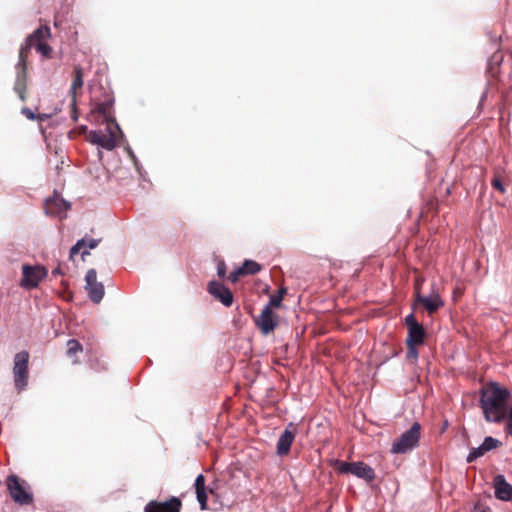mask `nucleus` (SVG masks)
<instances>
[{
    "instance_id": "1",
    "label": "nucleus",
    "mask_w": 512,
    "mask_h": 512,
    "mask_svg": "<svg viewBox=\"0 0 512 512\" xmlns=\"http://www.w3.org/2000/svg\"><path fill=\"white\" fill-rule=\"evenodd\" d=\"M509 397L508 389L497 383H489L481 389L479 405L487 422H505L504 431L512 437V405L508 407Z\"/></svg>"
},
{
    "instance_id": "2",
    "label": "nucleus",
    "mask_w": 512,
    "mask_h": 512,
    "mask_svg": "<svg viewBox=\"0 0 512 512\" xmlns=\"http://www.w3.org/2000/svg\"><path fill=\"white\" fill-rule=\"evenodd\" d=\"M122 135L121 129L116 121L108 122L105 131H90L88 139L92 144L101 146L106 150H112L117 145L118 136Z\"/></svg>"
},
{
    "instance_id": "3",
    "label": "nucleus",
    "mask_w": 512,
    "mask_h": 512,
    "mask_svg": "<svg viewBox=\"0 0 512 512\" xmlns=\"http://www.w3.org/2000/svg\"><path fill=\"white\" fill-rule=\"evenodd\" d=\"M421 436V425L418 422H414L409 430L401 434L397 439L394 440L391 446V453L393 454H405L415 449L419 445Z\"/></svg>"
},
{
    "instance_id": "4",
    "label": "nucleus",
    "mask_w": 512,
    "mask_h": 512,
    "mask_svg": "<svg viewBox=\"0 0 512 512\" xmlns=\"http://www.w3.org/2000/svg\"><path fill=\"white\" fill-rule=\"evenodd\" d=\"M9 494L14 502L20 505H29L33 502V495L28 490L26 481L17 475L11 474L5 480Z\"/></svg>"
},
{
    "instance_id": "5",
    "label": "nucleus",
    "mask_w": 512,
    "mask_h": 512,
    "mask_svg": "<svg viewBox=\"0 0 512 512\" xmlns=\"http://www.w3.org/2000/svg\"><path fill=\"white\" fill-rule=\"evenodd\" d=\"M29 358V353L25 350L16 353V355L14 356L13 376L15 388L18 392L23 391L28 384Z\"/></svg>"
},
{
    "instance_id": "6",
    "label": "nucleus",
    "mask_w": 512,
    "mask_h": 512,
    "mask_svg": "<svg viewBox=\"0 0 512 512\" xmlns=\"http://www.w3.org/2000/svg\"><path fill=\"white\" fill-rule=\"evenodd\" d=\"M51 31L48 26H41L37 28L32 34H30L24 44L21 45L19 50V61L17 63V70H27V60L31 51V48L35 45V40L40 38H49Z\"/></svg>"
},
{
    "instance_id": "7",
    "label": "nucleus",
    "mask_w": 512,
    "mask_h": 512,
    "mask_svg": "<svg viewBox=\"0 0 512 512\" xmlns=\"http://www.w3.org/2000/svg\"><path fill=\"white\" fill-rule=\"evenodd\" d=\"M414 305H421L429 315L436 313L441 307L444 306L438 290L433 285L432 291L428 296H423L417 286L415 289V301Z\"/></svg>"
},
{
    "instance_id": "8",
    "label": "nucleus",
    "mask_w": 512,
    "mask_h": 512,
    "mask_svg": "<svg viewBox=\"0 0 512 512\" xmlns=\"http://www.w3.org/2000/svg\"><path fill=\"white\" fill-rule=\"evenodd\" d=\"M47 276V270L44 266H31L24 264L22 266V279L20 285L26 289L36 288L42 279Z\"/></svg>"
},
{
    "instance_id": "9",
    "label": "nucleus",
    "mask_w": 512,
    "mask_h": 512,
    "mask_svg": "<svg viewBox=\"0 0 512 512\" xmlns=\"http://www.w3.org/2000/svg\"><path fill=\"white\" fill-rule=\"evenodd\" d=\"M256 327L263 335H268L275 330L279 324L278 316L269 307H264L257 317H254Z\"/></svg>"
},
{
    "instance_id": "10",
    "label": "nucleus",
    "mask_w": 512,
    "mask_h": 512,
    "mask_svg": "<svg viewBox=\"0 0 512 512\" xmlns=\"http://www.w3.org/2000/svg\"><path fill=\"white\" fill-rule=\"evenodd\" d=\"M85 289L89 298L94 303H99L104 296V286L97 281V273L95 269H89L85 276Z\"/></svg>"
},
{
    "instance_id": "11",
    "label": "nucleus",
    "mask_w": 512,
    "mask_h": 512,
    "mask_svg": "<svg viewBox=\"0 0 512 512\" xmlns=\"http://www.w3.org/2000/svg\"><path fill=\"white\" fill-rule=\"evenodd\" d=\"M181 508L182 501L172 496L164 502L156 500L148 502L144 508V512H180Z\"/></svg>"
},
{
    "instance_id": "12",
    "label": "nucleus",
    "mask_w": 512,
    "mask_h": 512,
    "mask_svg": "<svg viewBox=\"0 0 512 512\" xmlns=\"http://www.w3.org/2000/svg\"><path fill=\"white\" fill-rule=\"evenodd\" d=\"M208 292L224 306L230 307L233 304V294L229 288L218 281H210L207 287Z\"/></svg>"
},
{
    "instance_id": "13",
    "label": "nucleus",
    "mask_w": 512,
    "mask_h": 512,
    "mask_svg": "<svg viewBox=\"0 0 512 512\" xmlns=\"http://www.w3.org/2000/svg\"><path fill=\"white\" fill-rule=\"evenodd\" d=\"M83 68L79 65H76L73 69V81L69 90V94L71 95V105H72V113L71 117L74 121H77V111H76V99H77V91L83 87Z\"/></svg>"
},
{
    "instance_id": "14",
    "label": "nucleus",
    "mask_w": 512,
    "mask_h": 512,
    "mask_svg": "<svg viewBox=\"0 0 512 512\" xmlns=\"http://www.w3.org/2000/svg\"><path fill=\"white\" fill-rule=\"evenodd\" d=\"M70 208V203L61 198L58 194H54L52 197L45 201L44 209L47 215L50 216H61Z\"/></svg>"
},
{
    "instance_id": "15",
    "label": "nucleus",
    "mask_w": 512,
    "mask_h": 512,
    "mask_svg": "<svg viewBox=\"0 0 512 512\" xmlns=\"http://www.w3.org/2000/svg\"><path fill=\"white\" fill-rule=\"evenodd\" d=\"M295 435L296 428L292 423H290L278 439L277 454L279 456H284L289 453L291 445L295 439Z\"/></svg>"
},
{
    "instance_id": "16",
    "label": "nucleus",
    "mask_w": 512,
    "mask_h": 512,
    "mask_svg": "<svg viewBox=\"0 0 512 512\" xmlns=\"http://www.w3.org/2000/svg\"><path fill=\"white\" fill-rule=\"evenodd\" d=\"M495 496L503 501L512 500V486L505 480L504 476L498 475L494 479Z\"/></svg>"
},
{
    "instance_id": "17",
    "label": "nucleus",
    "mask_w": 512,
    "mask_h": 512,
    "mask_svg": "<svg viewBox=\"0 0 512 512\" xmlns=\"http://www.w3.org/2000/svg\"><path fill=\"white\" fill-rule=\"evenodd\" d=\"M351 474L367 482H372L375 479L373 468L361 461L352 462Z\"/></svg>"
},
{
    "instance_id": "18",
    "label": "nucleus",
    "mask_w": 512,
    "mask_h": 512,
    "mask_svg": "<svg viewBox=\"0 0 512 512\" xmlns=\"http://www.w3.org/2000/svg\"><path fill=\"white\" fill-rule=\"evenodd\" d=\"M197 500L200 504L201 510L207 509V488L205 485V477L199 474L194 483Z\"/></svg>"
},
{
    "instance_id": "19",
    "label": "nucleus",
    "mask_w": 512,
    "mask_h": 512,
    "mask_svg": "<svg viewBox=\"0 0 512 512\" xmlns=\"http://www.w3.org/2000/svg\"><path fill=\"white\" fill-rule=\"evenodd\" d=\"M426 336V331L422 325L410 327L406 343L422 345Z\"/></svg>"
},
{
    "instance_id": "20",
    "label": "nucleus",
    "mask_w": 512,
    "mask_h": 512,
    "mask_svg": "<svg viewBox=\"0 0 512 512\" xmlns=\"http://www.w3.org/2000/svg\"><path fill=\"white\" fill-rule=\"evenodd\" d=\"M112 104L113 103L111 100H106L104 102L98 103L92 110V112L97 113L103 117V122H105L106 125H108V122L116 121L111 114Z\"/></svg>"
},
{
    "instance_id": "21",
    "label": "nucleus",
    "mask_w": 512,
    "mask_h": 512,
    "mask_svg": "<svg viewBox=\"0 0 512 512\" xmlns=\"http://www.w3.org/2000/svg\"><path fill=\"white\" fill-rule=\"evenodd\" d=\"M26 89V70H17L14 91L18 94L21 101L26 100Z\"/></svg>"
},
{
    "instance_id": "22",
    "label": "nucleus",
    "mask_w": 512,
    "mask_h": 512,
    "mask_svg": "<svg viewBox=\"0 0 512 512\" xmlns=\"http://www.w3.org/2000/svg\"><path fill=\"white\" fill-rule=\"evenodd\" d=\"M67 356L72 360V364H78L80 360L77 358V354L83 351L82 344L76 339H70L67 341Z\"/></svg>"
},
{
    "instance_id": "23",
    "label": "nucleus",
    "mask_w": 512,
    "mask_h": 512,
    "mask_svg": "<svg viewBox=\"0 0 512 512\" xmlns=\"http://www.w3.org/2000/svg\"><path fill=\"white\" fill-rule=\"evenodd\" d=\"M98 243H99V240L93 239V238H91L89 240H85V239L79 240L70 249V258H73L76 254H78L83 247H88L89 249H94L95 247H97Z\"/></svg>"
},
{
    "instance_id": "24",
    "label": "nucleus",
    "mask_w": 512,
    "mask_h": 512,
    "mask_svg": "<svg viewBox=\"0 0 512 512\" xmlns=\"http://www.w3.org/2000/svg\"><path fill=\"white\" fill-rule=\"evenodd\" d=\"M47 38H40L39 40H35L36 51L40 53L42 56L49 58L51 57L52 47L44 42Z\"/></svg>"
},
{
    "instance_id": "25",
    "label": "nucleus",
    "mask_w": 512,
    "mask_h": 512,
    "mask_svg": "<svg viewBox=\"0 0 512 512\" xmlns=\"http://www.w3.org/2000/svg\"><path fill=\"white\" fill-rule=\"evenodd\" d=\"M241 268L244 275H255L261 270L260 264L253 260H245Z\"/></svg>"
},
{
    "instance_id": "26",
    "label": "nucleus",
    "mask_w": 512,
    "mask_h": 512,
    "mask_svg": "<svg viewBox=\"0 0 512 512\" xmlns=\"http://www.w3.org/2000/svg\"><path fill=\"white\" fill-rule=\"evenodd\" d=\"M334 469L342 474H351L352 470V462H345L342 460H335L334 462Z\"/></svg>"
},
{
    "instance_id": "27",
    "label": "nucleus",
    "mask_w": 512,
    "mask_h": 512,
    "mask_svg": "<svg viewBox=\"0 0 512 512\" xmlns=\"http://www.w3.org/2000/svg\"><path fill=\"white\" fill-rule=\"evenodd\" d=\"M481 445L483 446V448L485 449L486 452H489L493 449L500 447L502 445V443L499 440H497L491 436H487V437H485V439Z\"/></svg>"
},
{
    "instance_id": "28",
    "label": "nucleus",
    "mask_w": 512,
    "mask_h": 512,
    "mask_svg": "<svg viewBox=\"0 0 512 512\" xmlns=\"http://www.w3.org/2000/svg\"><path fill=\"white\" fill-rule=\"evenodd\" d=\"M485 453H486L485 449L483 448L482 445H480L477 448L471 449L466 460L468 463H471V462L475 461L477 458L482 457Z\"/></svg>"
},
{
    "instance_id": "29",
    "label": "nucleus",
    "mask_w": 512,
    "mask_h": 512,
    "mask_svg": "<svg viewBox=\"0 0 512 512\" xmlns=\"http://www.w3.org/2000/svg\"><path fill=\"white\" fill-rule=\"evenodd\" d=\"M282 295L281 294H273L270 296L269 302L264 307H269L273 310V308H278L282 303Z\"/></svg>"
},
{
    "instance_id": "30",
    "label": "nucleus",
    "mask_w": 512,
    "mask_h": 512,
    "mask_svg": "<svg viewBox=\"0 0 512 512\" xmlns=\"http://www.w3.org/2000/svg\"><path fill=\"white\" fill-rule=\"evenodd\" d=\"M407 345V358L416 361L418 358L417 344L406 343Z\"/></svg>"
},
{
    "instance_id": "31",
    "label": "nucleus",
    "mask_w": 512,
    "mask_h": 512,
    "mask_svg": "<svg viewBox=\"0 0 512 512\" xmlns=\"http://www.w3.org/2000/svg\"><path fill=\"white\" fill-rule=\"evenodd\" d=\"M244 271L242 270L241 267H239L238 269L234 270L233 272L230 273L229 275V280L232 282V283H236L241 276H244Z\"/></svg>"
},
{
    "instance_id": "32",
    "label": "nucleus",
    "mask_w": 512,
    "mask_h": 512,
    "mask_svg": "<svg viewBox=\"0 0 512 512\" xmlns=\"http://www.w3.org/2000/svg\"><path fill=\"white\" fill-rule=\"evenodd\" d=\"M491 185L495 190L499 191L500 193L505 192V188L499 177H494L491 181Z\"/></svg>"
},
{
    "instance_id": "33",
    "label": "nucleus",
    "mask_w": 512,
    "mask_h": 512,
    "mask_svg": "<svg viewBox=\"0 0 512 512\" xmlns=\"http://www.w3.org/2000/svg\"><path fill=\"white\" fill-rule=\"evenodd\" d=\"M405 324L407 326V329H409L410 327L421 325L420 323H418V321L416 320V318L413 314H409L408 316H406Z\"/></svg>"
},
{
    "instance_id": "34",
    "label": "nucleus",
    "mask_w": 512,
    "mask_h": 512,
    "mask_svg": "<svg viewBox=\"0 0 512 512\" xmlns=\"http://www.w3.org/2000/svg\"><path fill=\"white\" fill-rule=\"evenodd\" d=\"M217 274L220 278H224L226 275V265L224 261H220L217 265Z\"/></svg>"
},
{
    "instance_id": "35",
    "label": "nucleus",
    "mask_w": 512,
    "mask_h": 512,
    "mask_svg": "<svg viewBox=\"0 0 512 512\" xmlns=\"http://www.w3.org/2000/svg\"><path fill=\"white\" fill-rule=\"evenodd\" d=\"M22 114L25 115L30 120H35L36 119L35 114L29 108H27V107H24L22 109Z\"/></svg>"
},
{
    "instance_id": "36",
    "label": "nucleus",
    "mask_w": 512,
    "mask_h": 512,
    "mask_svg": "<svg viewBox=\"0 0 512 512\" xmlns=\"http://www.w3.org/2000/svg\"><path fill=\"white\" fill-rule=\"evenodd\" d=\"M62 274H64V272L62 270L61 265H58L55 269L52 270L53 276L62 275Z\"/></svg>"
},
{
    "instance_id": "37",
    "label": "nucleus",
    "mask_w": 512,
    "mask_h": 512,
    "mask_svg": "<svg viewBox=\"0 0 512 512\" xmlns=\"http://www.w3.org/2000/svg\"><path fill=\"white\" fill-rule=\"evenodd\" d=\"M423 281H424L423 278H416L415 285H414V290L416 289V287L418 285L419 290L421 291V284L423 283Z\"/></svg>"
},
{
    "instance_id": "38",
    "label": "nucleus",
    "mask_w": 512,
    "mask_h": 512,
    "mask_svg": "<svg viewBox=\"0 0 512 512\" xmlns=\"http://www.w3.org/2000/svg\"><path fill=\"white\" fill-rule=\"evenodd\" d=\"M476 512H491V510L487 507H481V506H477L476 507Z\"/></svg>"
},
{
    "instance_id": "39",
    "label": "nucleus",
    "mask_w": 512,
    "mask_h": 512,
    "mask_svg": "<svg viewBox=\"0 0 512 512\" xmlns=\"http://www.w3.org/2000/svg\"><path fill=\"white\" fill-rule=\"evenodd\" d=\"M287 293L286 288H281L276 294H281L282 299L284 298V295Z\"/></svg>"
},
{
    "instance_id": "40",
    "label": "nucleus",
    "mask_w": 512,
    "mask_h": 512,
    "mask_svg": "<svg viewBox=\"0 0 512 512\" xmlns=\"http://www.w3.org/2000/svg\"><path fill=\"white\" fill-rule=\"evenodd\" d=\"M87 254H89V252H88L87 250H84V251L82 252V257L84 258V256H85V255H87Z\"/></svg>"
}]
</instances>
